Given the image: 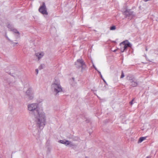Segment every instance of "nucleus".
Listing matches in <instances>:
<instances>
[{
	"instance_id": "nucleus-1",
	"label": "nucleus",
	"mask_w": 158,
	"mask_h": 158,
	"mask_svg": "<svg viewBox=\"0 0 158 158\" xmlns=\"http://www.w3.org/2000/svg\"><path fill=\"white\" fill-rule=\"evenodd\" d=\"M37 103H34L29 104L27 109L29 113L35 118V121L40 128H43L46 122V114L42 109L38 108Z\"/></svg>"
},
{
	"instance_id": "nucleus-2",
	"label": "nucleus",
	"mask_w": 158,
	"mask_h": 158,
	"mask_svg": "<svg viewBox=\"0 0 158 158\" xmlns=\"http://www.w3.org/2000/svg\"><path fill=\"white\" fill-rule=\"evenodd\" d=\"M51 89L55 95H57L59 93L62 91V88L60 85V80L58 79H55L51 85Z\"/></svg>"
},
{
	"instance_id": "nucleus-3",
	"label": "nucleus",
	"mask_w": 158,
	"mask_h": 158,
	"mask_svg": "<svg viewBox=\"0 0 158 158\" xmlns=\"http://www.w3.org/2000/svg\"><path fill=\"white\" fill-rule=\"evenodd\" d=\"M75 65L76 67L78 68L81 67L82 71H84L85 69L86 65L81 59L77 60L75 63Z\"/></svg>"
},
{
	"instance_id": "nucleus-4",
	"label": "nucleus",
	"mask_w": 158,
	"mask_h": 158,
	"mask_svg": "<svg viewBox=\"0 0 158 158\" xmlns=\"http://www.w3.org/2000/svg\"><path fill=\"white\" fill-rule=\"evenodd\" d=\"M123 14L125 15L126 18L130 20L134 16L133 12L129 9L123 12Z\"/></svg>"
},
{
	"instance_id": "nucleus-5",
	"label": "nucleus",
	"mask_w": 158,
	"mask_h": 158,
	"mask_svg": "<svg viewBox=\"0 0 158 158\" xmlns=\"http://www.w3.org/2000/svg\"><path fill=\"white\" fill-rule=\"evenodd\" d=\"M121 46H123V50H122V48H121V51L122 52H123L128 47H131V44L127 40L124 41L120 44Z\"/></svg>"
},
{
	"instance_id": "nucleus-6",
	"label": "nucleus",
	"mask_w": 158,
	"mask_h": 158,
	"mask_svg": "<svg viewBox=\"0 0 158 158\" xmlns=\"http://www.w3.org/2000/svg\"><path fill=\"white\" fill-rule=\"evenodd\" d=\"M39 11L43 14L47 15L46 6L44 3H43L42 6L39 9Z\"/></svg>"
},
{
	"instance_id": "nucleus-7",
	"label": "nucleus",
	"mask_w": 158,
	"mask_h": 158,
	"mask_svg": "<svg viewBox=\"0 0 158 158\" xmlns=\"http://www.w3.org/2000/svg\"><path fill=\"white\" fill-rule=\"evenodd\" d=\"M10 74L16 79L19 78L21 75L20 73L17 71L14 72L11 71L10 73Z\"/></svg>"
},
{
	"instance_id": "nucleus-8",
	"label": "nucleus",
	"mask_w": 158,
	"mask_h": 158,
	"mask_svg": "<svg viewBox=\"0 0 158 158\" xmlns=\"http://www.w3.org/2000/svg\"><path fill=\"white\" fill-rule=\"evenodd\" d=\"M44 53L43 52H36L35 53V55L37 58L38 60H40L44 56Z\"/></svg>"
},
{
	"instance_id": "nucleus-9",
	"label": "nucleus",
	"mask_w": 158,
	"mask_h": 158,
	"mask_svg": "<svg viewBox=\"0 0 158 158\" xmlns=\"http://www.w3.org/2000/svg\"><path fill=\"white\" fill-rule=\"evenodd\" d=\"M59 142L60 143H62L65 145L66 146H67L69 145H73V144L71 143V142L69 140H60L59 141Z\"/></svg>"
},
{
	"instance_id": "nucleus-10",
	"label": "nucleus",
	"mask_w": 158,
	"mask_h": 158,
	"mask_svg": "<svg viewBox=\"0 0 158 158\" xmlns=\"http://www.w3.org/2000/svg\"><path fill=\"white\" fill-rule=\"evenodd\" d=\"M33 93V91L32 89L31 88H29L26 91V95L28 96L29 95Z\"/></svg>"
},
{
	"instance_id": "nucleus-11",
	"label": "nucleus",
	"mask_w": 158,
	"mask_h": 158,
	"mask_svg": "<svg viewBox=\"0 0 158 158\" xmlns=\"http://www.w3.org/2000/svg\"><path fill=\"white\" fill-rule=\"evenodd\" d=\"M130 82L131 83V85L132 87H135L137 86L138 85L137 82L134 81V80H133L132 81H130Z\"/></svg>"
},
{
	"instance_id": "nucleus-12",
	"label": "nucleus",
	"mask_w": 158,
	"mask_h": 158,
	"mask_svg": "<svg viewBox=\"0 0 158 158\" xmlns=\"http://www.w3.org/2000/svg\"><path fill=\"white\" fill-rule=\"evenodd\" d=\"M28 97V98L29 100H32L34 98V93L31 94L30 95H29Z\"/></svg>"
},
{
	"instance_id": "nucleus-13",
	"label": "nucleus",
	"mask_w": 158,
	"mask_h": 158,
	"mask_svg": "<svg viewBox=\"0 0 158 158\" xmlns=\"http://www.w3.org/2000/svg\"><path fill=\"white\" fill-rule=\"evenodd\" d=\"M12 31H13L14 33H15L16 34H17L18 36L19 35V32L16 29L13 28V29H12Z\"/></svg>"
},
{
	"instance_id": "nucleus-14",
	"label": "nucleus",
	"mask_w": 158,
	"mask_h": 158,
	"mask_svg": "<svg viewBox=\"0 0 158 158\" xmlns=\"http://www.w3.org/2000/svg\"><path fill=\"white\" fill-rule=\"evenodd\" d=\"M146 137H140L138 141V143H140L142 142L145 139Z\"/></svg>"
},
{
	"instance_id": "nucleus-15",
	"label": "nucleus",
	"mask_w": 158,
	"mask_h": 158,
	"mask_svg": "<svg viewBox=\"0 0 158 158\" xmlns=\"http://www.w3.org/2000/svg\"><path fill=\"white\" fill-rule=\"evenodd\" d=\"M7 27L11 31L12 30V29L14 28L13 26L12 25L10 24L8 25Z\"/></svg>"
},
{
	"instance_id": "nucleus-16",
	"label": "nucleus",
	"mask_w": 158,
	"mask_h": 158,
	"mask_svg": "<svg viewBox=\"0 0 158 158\" xmlns=\"http://www.w3.org/2000/svg\"><path fill=\"white\" fill-rule=\"evenodd\" d=\"M127 78L128 80L131 81H132L133 80L132 79V77L131 75H129L127 76Z\"/></svg>"
},
{
	"instance_id": "nucleus-17",
	"label": "nucleus",
	"mask_w": 158,
	"mask_h": 158,
	"mask_svg": "<svg viewBox=\"0 0 158 158\" xmlns=\"http://www.w3.org/2000/svg\"><path fill=\"white\" fill-rule=\"evenodd\" d=\"M44 64H41L40 66L39 67V69L40 70V69H43V68H44Z\"/></svg>"
},
{
	"instance_id": "nucleus-18",
	"label": "nucleus",
	"mask_w": 158,
	"mask_h": 158,
	"mask_svg": "<svg viewBox=\"0 0 158 158\" xmlns=\"http://www.w3.org/2000/svg\"><path fill=\"white\" fill-rule=\"evenodd\" d=\"M116 29L115 26H113L110 27V29L111 30H114Z\"/></svg>"
},
{
	"instance_id": "nucleus-19",
	"label": "nucleus",
	"mask_w": 158,
	"mask_h": 158,
	"mask_svg": "<svg viewBox=\"0 0 158 158\" xmlns=\"http://www.w3.org/2000/svg\"><path fill=\"white\" fill-rule=\"evenodd\" d=\"M124 77V74L123 73V71H122V74H121V75L120 77V78H123V77Z\"/></svg>"
},
{
	"instance_id": "nucleus-20",
	"label": "nucleus",
	"mask_w": 158,
	"mask_h": 158,
	"mask_svg": "<svg viewBox=\"0 0 158 158\" xmlns=\"http://www.w3.org/2000/svg\"><path fill=\"white\" fill-rule=\"evenodd\" d=\"M9 84L10 85V86H13L14 85V83H11V82H9Z\"/></svg>"
},
{
	"instance_id": "nucleus-21",
	"label": "nucleus",
	"mask_w": 158,
	"mask_h": 158,
	"mask_svg": "<svg viewBox=\"0 0 158 158\" xmlns=\"http://www.w3.org/2000/svg\"><path fill=\"white\" fill-rule=\"evenodd\" d=\"M134 99H133L130 102V104L131 105H132L133 104V102L134 101Z\"/></svg>"
},
{
	"instance_id": "nucleus-22",
	"label": "nucleus",
	"mask_w": 158,
	"mask_h": 158,
	"mask_svg": "<svg viewBox=\"0 0 158 158\" xmlns=\"http://www.w3.org/2000/svg\"><path fill=\"white\" fill-rule=\"evenodd\" d=\"M35 71H36V74L37 75L38 73V69H35Z\"/></svg>"
},
{
	"instance_id": "nucleus-23",
	"label": "nucleus",
	"mask_w": 158,
	"mask_h": 158,
	"mask_svg": "<svg viewBox=\"0 0 158 158\" xmlns=\"http://www.w3.org/2000/svg\"><path fill=\"white\" fill-rule=\"evenodd\" d=\"M98 72L99 73H100L101 78L103 79L102 78V75L101 74V72H99V71H98Z\"/></svg>"
},
{
	"instance_id": "nucleus-24",
	"label": "nucleus",
	"mask_w": 158,
	"mask_h": 158,
	"mask_svg": "<svg viewBox=\"0 0 158 158\" xmlns=\"http://www.w3.org/2000/svg\"><path fill=\"white\" fill-rule=\"evenodd\" d=\"M6 39L9 40L10 41H11L10 40V39H9V38L6 36Z\"/></svg>"
},
{
	"instance_id": "nucleus-25",
	"label": "nucleus",
	"mask_w": 158,
	"mask_h": 158,
	"mask_svg": "<svg viewBox=\"0 0 158 158\" xmlns=\"http://www.w3.org/2000/svg\"><path fill=\"white\" fill-rule=\"evenodd\" d=\"M93 66L94 67L95 69L96 70H97V69L95 67V66L94 64L93 65Z\"/></svg>"
},
{
	"instance_id": "nucleus-26",
	"label": "nucleus",
	"mask_w": 158,
	"mask_h": 158,
	"mask_svg": "<svg viewBox=\"0 0 158 158\" xmlns=\"http://www.w3.org/2000/svg\"><path fill=\"white\" fill-rule=\"evenodd\" d=\"M13 44L14 45V44H18V43L13 42Z\"/></svg>"
},
{
	"instance_id": "nucleus-27",
	"label": "nucleus",
	"mask_w": 158,
	"mask_h": 158,
	"mask_svg": "<svg viewBox=\"0 0 158 158\" xmlns=\"http://www.w3.org/2000/svg\"><path fill=\"white\" fill-rule=\"evenodd\" d=\"M121 48H122V50H123V46H121Z\"/></svg>"
},
{
	"instance_id": "nucleus-28",
	"label": "nucleus",
	"mask_w": 158,
	"mask_h": 158,
	"mask_svg": "<svg viewBox=\"0 0 158 158\" xmlns=\"http://www.w3.org/2000/svg\"><path fill=\"white\" fill-rule=\"evenodd\" d=\"M146 51H148V49H147V48H146Z\"/></svg>"
},
{
	"instance_id": "nucleus-29",
	"label": "nucleus",
	"mask_w": 158,
	"mask_h": 158,
	"mask_svg": "<svg viewBox=\"0 0 158 158\" xmlns=\"http://www.w3.org/2000/svg\"><path fill=\"white\" fill-rule=\"evenodd\" d=\"M116 51V50H114V52H115Z\"/></svg>"
},
{
	"instance_id": "nucleus-30",
	"label": "nucleus",
	"mask_w": 158,
	"mask_h": 158,
	"mask_svg": "<svg viewBox=\"0 0 158 158\" xmlns=\"http://www.w3.org/2000/svg\"><path fill=\"white\" fill-rule=\"evenodd\" d=\"M146 158H149V157L148 156V157H146Z\"/></svg>"
},
{
	"instance_id": "nucleus-31",
	"label": "nucleus",
	"mask_w": 158,
	"mask_h": 158,
	"mask_svg": "<svg viewBox=\"0 0 158 158\" xmlns=\"http://www.w3.org/2000/svg\"><path fill=\"white\" fill-rule=\"evenodd\" d=\"M103 80H104V81H105V80H104V79H103Z\"/></svg>"
},
{
	"instance_id": "nucleus-32",
	"label": "nucleus",
	"mask_w": 158,
	"mask_h": 158,
	"mask_svg": "<svg viewBox=\"0 0 158 158\" xmlns=\"http://www.w3.org/2000/svg\"><path fill=\"white\" fill-rule=\"evenodd\" d=\"M103 80H104V81H105V80H104V79H103Z\"/></svg>"
}]
</instances>
